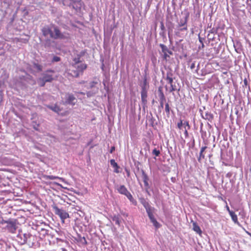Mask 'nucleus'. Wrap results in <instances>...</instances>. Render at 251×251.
Segmentation results:
<instances>
[{
    "label": "nucleus",
    "instance_id": "obj_37",
    "mask_svg": "<svg viewBox=\"0 0 251 251\" xmlns=\"http://www.w3.org/2000/svg\"><path fill=\"white\" fill-rule=\"evenodd\" d=\"M152 153L156 156H158L160 154V151L159 150H157L156 149H154L152 151Z\"/></svg>",
    "mask_w": 251,
    "mask_h": 251
},
{
    "label": "nucleus",
    "instance_id": "obj_9",
    "mask_svg": "<svg viewBox=\"0 0 251 251\" xmlns=\"http://www.w3.org/2000/svg\"><path fill=\"white\" fill-rule=\"evenodd\" d=\"M27 242H26V244L29 247H33L35 246V244L37 242L36 237L34 235L31 234L27 232Z\"/></svg>",
    "mask_w": 251,
    "mask_h": 251
},
{
    "label": "nucleus",
    "instance_id": "obj_54",
    "mask_svg": "<svg viewBox=\"0 0 251 251\" xmlns=\"http://www.w3.org/2000/svg\"><path fill=\"white\" fill-rule=\"evenodd\" d=\"M226 209L227 211L228 212L229 214H230V212H233V211L230 210V208H229V206H228L227 204L226 205Z\"/></svg>",
    "mask_w": 251,
    "mask_h": 251
},
{
    "label": "nucleus",
    "instance_id": "obj_10",
    "mask_svg": "<svg viewBox=\"0 0 251 251\" xmlns=\"http://www.w3.org/2000/svg\"><path fill=\"white\" fill-rule=\"evenodd\" d=\"M158 97L159 98V101L160 103V107L163 108L164 107V103L166 101V98L163 93V92L161 88H159L158 90Z\"/></svg>",
    "mask_w": 251,
    "mask_h": 251
},
{
    "label": "nucleus",
    "instance_id": "obj_19",
    "mask_svg": "<svg viewBox=\"0 0 251 251\" xmlns=\"http://www.w3.org/2000/svg\"><path fill=\"white\" fill-rule=\"evenodd\" d=\"M151 222L152 223L153 225L155 227L156 229L159 228L161 226V225L157 221L154 216L149 218Z\"/></svg>",
    "mask_w": 251,
    "mask_h": 251
},
{
    "label": "nucleus",
    "instance_id": "obj_38",
    "mask_svg": "<svg viewBox=\"0 0 251 251\" xmlns=\"http://www.w3.org/2000/svg\"><path fill=\"white\" fill-rule=\"evenodd\" d=\"M162 52L163 53V59L167 60L168 58L170 57L169 55L168 54V52L165 51H162Z\"/></svg>",
    "mask_w": 251,
    "mask_h": 251
},
{
    "label": "nucleus",
    "instance_id": "obj_45",
    "mask_svg": "<svg viewBox=\"0 0 251 251\" xmlns=\"http://www.w3.org/2000/svg\"><path fill=\"white\" fill-rule=\"evenodd\" d=\"M144 183L145 186V187H146V192H147L149 194H150L149 192V191H148V189H149V188H150L149 184L148 181H145V182H144Z\"/></svg>",
    "mask_w": 251,
    "mask_h": 251
},
{
    "label": "nucleus",
    "instance_id": "obj_23",
    "mask_svg": "<svg viewBox=\"0 0 251 251\" xmlns=\"http://www.w3.org/2000/svg\"><path fill=\"white\" fill-rule=\"evenodd\" d=\"M234 47L235 48V51L239 53H240L242 51L241 46V44L237 42L235 43H234Z\"/></svg>",
    "mask_w": 251,
    "mask_h": 251
},
{
    "label": "nucleus",
    "instance_id": "obj_26",
    "mask_svg": "<svg viewBox=\"0 0 251 251\" xmlns=\"http://www.w3.org/2000/svg\"><path fill=\"white\" fill-rule=\"evenodd\" d=\"M48 107L55 112H58L60 111V108L57 105H49Z\"/></svg>",
    "mask_w": 251,
    "mask_h": 251
},
{
    "label": "nucleus",
    "instance_id": "obj_49",
    "mask_svg": "<svg viewBox=\"0 0 251 251\" xmlns=\"http://www.w3.org/2000/svg\"><path fill=\"white\" fill-rule=\"evenodd\" d=\"M166 79L167 80L168 84H169L170 85L173 84V77Z\"/></svg>",
    "mask_w": 251,
    "mask_h": 251
},
{
    "label": "nucleus",
    "instance_id": "obj_32",
    "mask_svg": "<svg viewBox=\"0 0 251 251\" xmlns=\"http://www.w3.org/2000/svg\"><path fill=\"white\" fill-rule=\"evenodd\" d=\"M44 178L46 179H50V180H54L55 179H61V178L59 177L58 176H56L52 175L48 176L46 175L44 176Z\"/></svg>",
    "mask_w": 251,
    "mask_h": 251
},
{
    "label": "nucleus",
    "instance_id": "obj_16",
    "mask_svg": "<svg viewBox=\"0 0 251 251\" xmlns=\"http://www.w3.org/2000/svg\"><path fill=\"white\" fill-rule=\"evenodd\" d=\"M201 117L203 119H204L205 120H207L209 121H211L213 119V115L211 113H209L208 112H206L205 113V115H202V113H201Z\"/></svg>",
    "mask_w": 251,
    "mask_h": 251
},
{
    "label": "nucleus",
    "instance_id": "obj_60",
    "mask_svg": "<svg viewBox=\"0 0 251 251\" xmlns=\"http://www.w3.org/2000/svg\"><path fill=\"white\" fill-rule=\"evenodd\" d=\"M248 81L246 78L244 79V83L245 85H247Z\"/></svg>",
    "mask_w": 251,
    "mask_h": 251
},
{
    "label": "nucleus",
    "instance_id": "obj_25",
    "mask_svg": "<svg viewBox=\"0 0 251 251\" xmlns=\"http://www.w3.org/2000/svg\"><path fill=\"white\" fill-rule=\"evenodd\" d=\"M32 77L30 75H27V74L25 73V75H21L20 76V79L22 81L24 80L26 82H28V80L31 79Z\"/></svg>",
    "mask_w": 251,
    "mask_h": 251
},
{
    "label": "nucleus",
    "instance_id": "obj_20",
    "mask_svg": "<svg viewBox=\"0 0 251 251\" xmlns=\"http://www.w3.org/2000/svg\"><path fill=\"white\" fill-rule=\"evenodd\" d=\"M38 232L40 234V238L45 237L46 235L48 234L49 231L45 228H41L38 229Z\"/></svg>",
    "mask_w": 251,
    "mask_h": 251
},
{
    "label": "nucleus",
    "instance_id": "obj_52",
    "mask_svg": "<svg viewBox=\"0 0 251 251\" xmlns=\"http://www.w3.org/2000/svg\"><path fill=\"white\" fill-rule=\"evenodd\" d=\"M188 129H185L184 130V135H185V137H186H186H187L188 136Z\"/></svg>",
    "mask_w": 251,
    "mask_h": 251
},
{
    "label": "nucleus",
    "instance_id": "obj_47",
    "mask_svg": "<svg viewBox=\"0 0 251 251\" xmlns=\"http://www.w3.org/2000/svg\"><path fill=\"white\" fill-rule=\"evenodd\" d=\"M183 126V123H182V121L180 120L179 122H178L177 124V127L181 129L182 128V126Z\"/></svg>",
    "mask_w": 251,
    "mask_h": 251
},
{
    "label": "nucleus",
    "instance_id": "obj_11",
    "mask_svg": "<svg viewBox=\"0 0 251 251\" xmlns=\"http://www.w3.org/2000/svg\"><path fill=\"white\" fill-rule=\"evenodd\" d=\"M76 241L82 246H85L87 244V242L84 236H81L80 234H78L75 238Z\"/></svg>",
    "mask_w": 251,
    "mask_h": 251
},
{
    "label": "nucleus",
    "instance_id": "obj_40",
    "mask_svg": "<svg viewBox=\"0 0 251 251\" xmlns=\"http://www.w3.org/2000/svg\"><path fill=\"white\" fill-rule=\"evenodd\" d=\"M140 200V202H141V203L143 205H144L145 204H147L148 202H149L148 201H147L145 199H144V198H140L139 199Z\"/></svg>",
    "mask_w": 251,
    "mask_h": 251
},
{
    "label": "nucleus",
    "instance_id": "obj_5",
    "mask_svg": "<svg viewBox=\"0 0 251 251\" xmlns=\"http://www.w3.org/2000/svg\"><path fill=\"white\" fill-rule=\"evenodd\" d=\"M52 208L54 213L60 218L62 223H64L65 220L69 217L66 210L59 208L56 205H53Z\"/></svg>",
    "mask_w": 251,
    "mask_h": 251
},
{
    "label": "nucleus",
    "instance_id": "obj_44",
    "mask_svg": "<svg viewBox=\"0 0 251 251\" xmlns=\"http://www.w3.org/2000/svg\"><path fill=\"white\" fill-rule=\"evenodd\" d=\"M207 38L209 41H214V38H215L214 35V34L212 35V34L208 33L207 35Z\"/></svg>",
    "mask_w": 251,
    "mask_h": 251
},
{
    "label": "nucleus",
    "instance_id": "obj_17",
    "mask_svg": "<svg viewBox=\"0 0 251 251\" xmlns=\"http://www.w3.org/2000/svg\"><path fill=\"white\" fill-rule=\"evenodd\" d=\"M207 148V147L206 146H204L201 149L199 157L198 158V160L199 162H201V159L204 158V155L203 154V152L205 151Z\"/></svg>",
    "mask_w": 251,
    "mask_h": 251
},
{
    "label": "nucleus",
    "instance_id": "obj_59",
    "mask_svg": "<svg viewBox=\"0 0 251 251\" xmlns=\"http://www.w3.org/2000/svg\"><path fill=\"white\" fill-rule=\"evenodd\" d=\"M160 27H161V29L162 30H164V28H165L164 26V25H163V24L162 23L161 24Z\"/></svg>",
    "mask_w": 251,
    "mask_h": 251
},
{
    "label": "nucleus",
    "instance_id": "obj_53",
    "mask_svg": "<svg viewBox=\"0 0 251 251\" xmlns=\"http://www.w3.org/2000/svg\"><path fill=\"white\" fill-rule=\"evenodd\" d=\"M199 42L201 43V44L202 43H203V41L204 40V38L201 37L199 35Z\"/></svg>",
    "mask_w": 251,
    "mask_h": 251
},
{
    "label": "nucleus",
    "instance_id": "obj_64",
    "mask_svg": "<svg viewBox=\"0 0 251 251\" xmlns=\"http://www.w3.org/2000/svg\"><path fill=\"white\" fill-rule=\"evenodd\" d=\"M61 250H62V251H67V250H66L64 248H62Z\"/></svg>",
    "mask_w": 251,
    "mask_h": 251
},
{
    "label": "nucleus",
    "instance_id": "obj_63",
    "mask_svg": "<svg viewBox=\"0 0 251 251\" xmlns=\"http://www.w3.org/2000/svg\"><path fill=\"white\" fill-rule=\"evenodd\" d=\"M175 180H176L175 177H172L171 178V180H172V182H174Z\"/></svg>",
    "mask_w": 251,
    "mask_h": 251
},
{
    "label": "nucleus",
    "instance_id": "obj_27",
    "mask_svg": "<svg viewBox=\"0 0 251 251\" xmlns=\"http://www.w3.org/2000/svg\"><path fill=\"white\" fill-rule=\"evenodd\" d=\"M80 56L79 55H77V57H75L73 59V63L72 64V66L74 67V66L80 64Z\"/></svg>",
    "mask_w": 251,
    "mask_h": 251
},
{
    "label": "nucleus",
    "instance_id": "obj_30",
    "mask_svg": "<svg viewBox=\"0 0 251 251\" xmlns=\"http://www.w3.org/2000/svg\"><path fill=\"white\" fill-rule=\"evenodd\" d=\"M51 41L50 39H47L44 41V46L45 48H49L50 47Z\"/></svg>",
    "mask_w": 251,
    "mask_h": 251
},
{
    "label": "nucleus",
    "instance_id": "obj_46",
    "mask_svg": "<svg viewBox=\"0 0 251 251\" xmlns=\"http://www.w3.org/2000/svg\"><path fill=\"white\" fill-rule=\"evenodd\" d=\"M96 93V92L88 91L87 92L86 94L88 97H91L93 96L94 95H95Z\"/></svg>",
    "mask_w": 251,
    "mask_h": 251
},
{
    "label": "nucleus",
    "instance_id": "obj_61",
    "mask_svg": "<svg viewBox=\"0 0 251 251\" xmlns=\"http://www.w3.org/2000/svg\"><path fill=\"white\" fill-rule=\"evenodd\" d=\"M56 240L57 242H62L63 240L60 238H56Z\"/></svg>",
    "mask_w": 251,
    "mask_h": 251
},
{
    "label": "nucleus",
    "instance_id": "obj_6",
    "mask_svg": "<svg viewBox=\"0 0 251 251\" xmlns=\"http://www.w3.org/2000/svg\"><path fill=\"white\" fill-rule=\"evenodd\" d=\"M76 99L73 94L71 93H66L65 97V100L63 101V104L65 105H71L74 106L75 105L76 102Z\"/></svg>",
    "mask_w": 251,
    "mask_h": 251
},
{
    "label": "nucleus",
    "instance_id": "obj_28",
    "mask_svg": "<svg viewBox=\"0 0 251 251\" xmlns=\"http://www.w3.org/2000/svg\"><path fill=\"white\" fill-rule=\"evenodd\" d=\"M33 68L38 72H41L42 70V66L38 63H34Z\"/></svg>",
    "mask_w": 251,
    "mask_h": 251
},
{
    "label": "nucleus",
    "instance_id": "obj_21",
    "mask_svg": "<svg viewBox=\"0 0 251 251\" xmlns=\"http://www.w3.org/2000/svg\"><path fill=\"white\" fill-rule=\"evenodd\" d=\"M41 77L46 82H51L53 80L52 75L49 74H44Z\"/></svg>",
    "mask_w": 251,
    "mask_h": 251
},
{
    "label": "nucleus",
    "instance_id": "obj_42",
    "mask_svg": "<svg viewBox=\"0 0 251 251\" xmlns=\"http://www.w3.org/2000/svg\"><path fill=\"white\" fill-rule=\"evenodd\" d=\"M184 127L185 129H189L190 128V126L189 124L188 121H185L183 123Z\"/></svg>",
    "mask_w": 251,
    "mask_h": 251
},
{
    "label": "nucleus",
    "instance_id": "obj_57",
    "mask_svg": "<svg viewBox=\"0 0 251 251\" xmlns=\"http://www.w3.org/2000/svg\"><path fill=\"white\" fill-rule=\"evenodd\" d=\"M39 126V125H37L36 126H34L33 128L36 130H39L38 127Z\"/></svg>",
    "mask_w": 251,
    "mask_h": 251
},
{
    "label": "nucleus",
    "instance_id": "obj_48",
    "mask_svg": "<svg viewBox=\"0 0 251 251\" xmlns=\"http://www.w3.org/2000/svg\"><path fill=\"white\" fill-rule=\"evenodd\" d=\"M182 27H179V28L178 29V30L180 31H184V30H187V25H185L184 26H182Z\"/></svg>",
    "mask_w": 251,
    "mask_h": 251
},
{
    "label": "nucleus",
    "instance_id": "obj_8",
    "mask_svg": "<svg viewBox=\"0 0 251 251\" xmlns=\"http://www.w3.org/2000/svg\"><path fill=\"white\" fill-rule=\"evenodd\" d=\"M27 233H24L22 231L19 232V233L15 237V240L19 245H23L26 244V242H27Z\"/></svg>",
    "mask_w": 251,
    "mask_h": 251
},
{
    "label": "nucleus",
    "instance_id": "obj_24",
    "mask_svg": "<svg viewBox=\"0 0 251 251\" xmlns=\"http://www.w3.org/2000/svg\"><path fill=\"white\" fill-rule=\"evenodd\" d=\"M49 26L48 25L45 26L42 28L41 31L44 36L47 37L49 35Z\"/></svg>",
    "mask_w": 251,
    "mask_h": 251
},
{
    "label": "nucleus",
    "instance_id": "obj_34",
    "mask_svg": "<svg viewBox=\"0 0 251 251\" xmlns=\"http://www.w3.org/2000/svg\"><path fill=\"white\" fill-rule=\"evenodd\" d=\"M173 71L171 69H169L167 72L166 79L172 78V77H173Z\"/></svg>",
    "mask_w": 251,
    "mask_h": 251
},
{
    "label": "nucleus",
    "instance_id": "obj_58",
    "mask_svg": "<svg viewBox=\"0 0 251 251\" xmlns=\"http://www.w3.org/2000/svg\"><path fill=\"white\" fill-rule=\"evenodd\" d=\"M204 47V44L203 43H202L201 44V46H200L199 47V49H201V48H203Z\"/></svg>",
    "mask_w": 251,
    "mask_h": 251
},
{
    "label": "nucleus",
    "instance_id": "obj_2",
    "mask_svg": "<svg viewBox=\"0 0 251 251\" xmlns=\"http://www.w3.org/2000/svg\"><path fill=\"white\" fill-rule=\"evenodd\" d=\"M141 97L142 103L143 105V108H145V106L147 103V96H148V90L149 88V84L147 82L146 76H145L143 79V83L141 85Z\"/></svg>",
    "mask_w": 251,
    "mask_h": 251
},
{
    "label": "nucleus",
    "instance_id": "obj_22",
    "mask_svg": "<svg viewBox=\"0 0 251 251\" xmlns=\"http://www.w3.org/2000/svg\"><path fill=\"white\" fill-rule=\"evenodd\" d=\"M159 46L161 48L162 51H167L168 54H173V52L171 50H170L166 45L162 44H160L159 45Z\"/></svg>",
    "mask_w": 251,
    "mask_h": 251
},
{
    "label": "nucleus",
    "instance_id": "obj_51",
    "mask_svg": "<svg viewBox=\"0 0 251 251\" xmlns=\"http://www.w3.org/2000/svg\"><path fill=\"white\" fill-rule=\"evenodd\" d=\"M150 206L151 205L149 203V202H148L147 204H145L144 205H143L145 209H147V208H149Z\"/></svg>",
    "mask_w": 251,
    "mask_h": 251
},
{
    "label": "nucleus",
    "instance_id": "obj_62",
    "mask_svg": "<svg viewBox=\"0 0 251 251\" xmlns=\"http://www.w3.org/2000/svg\"><path fill=\"white\" fill-rule=\"evenodd\" d=\"M58 234L60 235V236H62V235L64 234L63 232L62 231H59V232H57Z\"/></svg>",
    "mask_w": 251,
    "mask_h": 251
},
{
    "label": "nucleus",
    "instance_id": "obj_56",
    "mask_svg": "<svg viewBox=\"0 0 251 251\" xmlns=\"http://www.w3.org/2000/svg\"><path fill=\"white\" fill-rule=\"evenodd\" d=\"M195 64L194 63H192L190 66V68L191 69H193L195 68Z\"/></svg>",
    "mask_w": 251,
    "mask_h": 251
},
{
    "label": "nucleus",
    "instance_id": "obj_36",
    "mask_svg": "<svg viewBox=\"0 0 251 251\" xmlns=\"http://www.w3.org/2000/svg\"><path fill=\"white\" fill-rule=\"evenodd\" d=\"M60 60H61V58L60 57L57 56H53V57L51 60V62H52V63L57 62L60 61Z\"/></svg>",
    "mask_w": 251,
    "mask_h": 251
},
{
    "label": "nucleus",
    "instance_id": "obj_3",
    "mask_svg": "<svg viewBox=\"0 0 251 251\" xmlns=\"http://www.w3.org/2000/svg\"><path fill=\"white\" fill-rule=\"evenodd\" d=\"M115 188L119 194L125 195L132 204L134 205H136V201L133 198L132 195L124 185H117Z\"/></svg>",
    "mask_w": 251,
    "mask_h": 251
},
{
    "label": "nucleus",
    "instance_id": "obj_35",
    "mask_svg": "<svg viewBox=\"0 0 251 251\" xmlns=\"http://www.w3.org/2000/svg\"><path fill=\"white\" fill-rule=\"evenodd\" d=\"M218 27H216V28H215V27H213L212 29H210V30L209 31V33H210V34H216L217 33V31H218Z\"/></svg>",
    "mask_w": 251,
    "mask_h": 251
},
{
    "label": "nucleus",
    "instance_id": "obj_12",
    "mask_svg": "<svg viewBox=\"0 0 251 251\" xmlns=\"http://www.w3.org/2000/svg\"><path fill=\"white\" fill-rule=\"evenodd\" d=\"M230 216L231 218L232 221L238 226H241V225L238 221L237 215L235 213L234 211L230 212Z\"/></svg>",
    "mask_w": 251,
    "mask_h": 251
},
{
    "label": "nucleus",
    "instance_id": "obj_15",
    "mask_svg": "<svg viewBox=\"0 0 251 251\" xmlns=\"http://www.w3.org/2000/svg\"><path fill=\"white\" fill-rule=\"evenodd\" d=\"M112 220L115 222V224L118 226H120L121 224L120 216L119 215H114L111 217Z\"/></svg>",
    "mask_w": 251,
    "mask_h": 251
},
{
    "label": "nucleus",
    "instance_id": "obj_50",
    "mask_svg": "<svg viewBox=\"0 0 251 251\" xmlns=\"http://www.w3.org/2000/svg\"><path fill=\"white\" fill-rule=\"evenodd\" d=\"M96 84V82H95V81L91 82L90 83V88H93V87H94V86Z\"/></svg>",
    "mask_w": 251,
    "mask_h": 251
},
{
    "label": "nucleus",
    "instance_id": "obj_31",
    "mask_svg": "<svg viewBox=\"0 0 251 251\" xmlns=\"http://www.w3.org/2000/svg\"><path fill=\"white\" fill-rule=\"evenodd\" d=\"M187 17L185 18V19L184 21L180 20V22L178 23V27H181L182 26H184L185 25H187Z\"/></svg>",
    "mask_w": 251,
    "mask_h": 251
},
{
    "label": "nucleus",
    "instance_id": "obj_43",
    "mask_svg": "<svg viewBox=\"0 0 251 251\" xmlns=\"http://www.w3.org/2000/svg\"><path fill=\"white\" fill-rule=\"evenodd\" d=\"M53 34L52 25H51V26H49V35H50V36L51 38V34Z\"/></svg>",
    "mask_w": 251,
    "mask_h": 251
},
{
    "label": "nucleus",
    "instance_id": "obj_29",
    "mask_svg": "<svg viewBox=\"0 0 251 251\" xmlns=\"http://www.w3.org/2000/svg\"><path fill=\"white\" fill-rule=\"evenodd\" d=\"M141 172H142V176L143 181L144 182L148 181L149 180V178L148 175L145 173V172L143 170H142Z\"/></svg>",
    "mask_w": 251,
    "mask_h": 251
},
{
    "label": "nucleus",
    "instance_id": "obj_1",
    "mask_svg": "<svg viewBox=\"0 0 251 251\" xmlns=\"http://www.w3.org/2000/svg\"><path fill=\"white\" fill-rule=\"evenodd\" d=\"M3 228L7 231L15 233L17 227V221L14 219H9L7 220H2L1 222Z\"/></svg>",
    "mask_w": 251,
    "mask_h": 251
},
{
    "label": "nucleus",
    "instance_id": "obj_41",
    "mask_svg": "<svg viewBox=\"0 0 251 251\" xmlns=\"http://www.w3.org/2000/svg\"><path fill=\"white\" fill-rule=\"evenodd\" d=\"M170 92H174V91H175L176 90V85H174L173 84H172L170 85Z\"/></svg>",
    "mask_w": 251,
    "mask_h": 251
},
{
    "label": "nucleus",
    "instance_id": "obj_4",
    "mask_svg": "<svg viewBox=\"0 0 251 251\" xmlns=\"http://www.w3.org/2000/svg\"><path fill=\"white\" fill-rule=\"evenodd\" d=\"M53 34H51V38L57 39H65L68 37V35L66 33L61 32L59 27L54 25H52Z\"/></svg>",
    "mask_w": 251,
    "mask_h": 251
},
{
    "label": "nucleus",
    "instance_id": "obj_7",
    "mask_svg": "<svg viewBox=\"0 0 251 251\" xmlns=\"http://www.w3.org/2000/svg\"><path fill=\"white\" fill-rule=\"evenodd\" d=\"M73 67L75 69V70L74 71V76L77 77L80 74H82L83 71L86 69L87 65L86 64L81 63Z\"/></svg>",
    "mask_w": 251,
    "mask_h": 251
},
{
    "label": "nucleus",
    "instance_id": "obj_33",
    "mask_svg": "<svg viewBox=\"0 0 251 251\" xmlns=\"http://www.w3.org/2000/svg\"><path fill=\"white\" fill-rule=\"evenodd\" d=\"M46 82L42 77H40L37 79V83L41 87H43L45 85Z\"/></svg>",
    "mask_w": 251,
    "mask_h": 251
},
{
    "label": "nucleus",
    "instance_id": "obj_13",
    "mask_svg": "<svg viewBox=\"0 0 251 251\" xmlns=\"http://www.w3.org/2000/svg\"><path fill=\"white\" fill-rule=\"evenodd\" d=\"M155 210V209L154 207L151 206H150L149 208L146 209V212L149 218L154 216L153 213L154 212Z\"/></svg>",
    "mask_w": 251,
    "mask_h": 251
},
{
    "label": "nucleus",
    "instance_id": "obj_14",
    "mask_svg": "<svg viewBox=\"0 0 251 251\" xmlns=\"http://www.w3.org/2000/svg\"><path fill=\"white\" fill-rule=\"evenodd\" d=\"M193 229L199 235H201L202 233V231L200 227L199 226V225L197 224L196 222L193 223Z\"/></svg>",
    "mask_w": 251,
    "mask_h": 251
},
{
    "label": "nucleus",
    "instance_id": "obj_55",
    "mask_svg": "<svg viewBox=\"0 0 251 251\" xmlns=\"http://www.w3.org/2000/svg\"><path fill=\"white\" fill-rule=\"evenodd\" d=\"M115 150V147L113 146V147H112L110 150V151L109 152L112 153Z\"/></svg>",
    "mask_w": 251,
    "mask_h": 251
},
{
    "label": "nucleus",
    "instance_id": "obj_18",
    "mask_svg": "<svg viewBox=\"0 0 251 251\" xmlns=\"http://www.w3.org/2000/svg\"><path fill=\"white\" fill-rule=\"evenodd\" d=\"M110 164L114 168V172H115L116 173H119V166H118V164L115 162L114 159H111L110 160Z\"/></svg>",
    "mask_w": 251,
    "mask_h": 251
},
{
    "label": "nucleus",
    "instance_id": "obj_39",
    "mask_svg": "<svg viewBox=\"0 0 251 251\" xmlns=\"http://www.w3.org/2000/svg\"><path fill=\"white\" fill-rule=\"evenodd\" d=\"M165 111L167 113V114L168 115H170V109L169 105V104L168 103L165 104Z\"/></svg>",
    "mask_w": 251,
    "mask_h": 251
}]
</instances>
